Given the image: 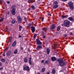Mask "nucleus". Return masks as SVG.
<instances>
[{"mask_svg": "<svg viewBox=\"0 0 74 74\" xmlns=\"http://www.w3.org/2000/svg\"><path fill=\"white\" fill-rule=\"evenodd\" d=\"M68 4L70 9L72 10H73L74 9V3L73 2H72L71 1H69Z\"/></svg>", "mask_w": 74, "mask_h": 74, "instance_id": "f257e3e1", "label": "nucleus"}, {"mask_svg": "<svg viewBox=\"0 0 74 74\" xmlns=\"http://www.w3.org/2000/svg\"><path fill=\"white\" fill-rule=\"evenodd\" d=\"M58 62L59 65L61 66V67H64V65H65V63L63 60H58Z\"/></svg>", "mask_w": 74, "mask_h": 74, "instance_id": "f03ea898", "label": "nucleus"}, {"mask_svg": "<svg viewBox=\"0 0 74 74\" xmlns=\"http://www.w3.org/2000/svg\"><path fill=\"white\" fill-rule=\"evenodd\" d=\"M64 23L65 26H66L67 27H69L70 22L68 20H66L64 21Z\"/></svg>", "mask_w": 74, "mask_h": 74, "instance_id": "7ed1b4c3", "label": "nucleus"}, {"mask_svg": "<svg viewBox=\"0 0 74 74\" xmlns=\"http://www.w3.org/2000/svg\"><path fill=\"white\" fill-rule=\"evenodd\" d=\"M15 11H16V9L15 8H13L12 10L11 11V13L13 15H15Z\"/></svg>", "mask_w": 74, "mask_h": 74, "instance_id": "20e7f679", "label": "nucleus"}, {"mask_svg": "<svg viewBox=\"0 0 74 74\" xmlns=\"http://www.w3.org/2000/svg\"><path fill=\"white\" fill-rule=\"evenodd\" d=\"M23 70H27V71H29L30 69H29V67L28 66H26V65H24L23 66Z\"/></svg>", "mask_w": 74, "mask_h": 74, "instance_id": "39448f33", "label": "nucleus"}, {"mask_svg": "<svg viewBox=\"0 0 74 74\" xmlns=\"http://www.w3.org/2000/svg\"><path fill=\"white\" fill-rule=\"evenodd\" d=\"M17 21L19 23H22V18L21 17L19 16H17Z\"/></svg>", "mask_w": 74, "mask_h": 74, "instance_id": "423d86ee", "label": "nucleus"}, {"mask_svg": "<svg viewBox=\"0 0 74 74\" xmlns=\"http://www.w3.org/2000/svg\"><path fill=\"white\" fill-rule=\"evenodd\" d=\"M12 53V52L11 51L9 50L8 51V52H7L6 53V56H10V55H11V54Z\"/></svg>", "mask_w": 74, "mask_h": 74, "instance_id": "0eeeda50", "label": "nucleus"}, {"mask_svg": "<svg viewBox=\"0 0 74 74\" xmlns=\"http://www.w3.org/2000/svg\"><path fill=\"white\" fill-rule=\"evenodd\" d=\"M36 44H37V45H41V44H42V42H40L39 39H37Z\"/></svg>", "mask_w": 74, "mask_h": 74, "instance_id": "6e6552de", "label": "nucleus"}, {"mask_svg": "<svg viewBox=\"0 0 74 74\" xmlns=\"http://www.w3.org/2000/svg\"><path fill=\"white\" fill-rule=\"evenodd\" d=\"M53 8L54 9H56V8H57L58 7V5H53Z\"/></svg>", "mask_w": 74, "mask_h": 74, "instance_id": "1a4fd4ad", "label": "nucleus"}, {"mask_svg": "<svg viewBox=\"0 0 74 74\" xmlns=\"http://www.w3.org/2000/svg\"><path fill=\"white\" fill-rule=\"evenodd\" d=\"M68 19L70 21H74V17H69L68 18Z\"/></svg>", "mask_w": 74, "mask_h": 74, "instance_id": "9d476101", "label": "nucleus"}, {"mask_svg": "<svg viewBox=\"0 0 74 74\" xmlns=\"http://www.w3.org/2000/svg\"><path fill=\"white\" fill-rule=\"evenodd\" d=\"M31 30L32 33H34L35 32V27L33 26L31 27Z\"/></svg>", "mask_w": 74, "mask_h": 74, "instance_id": "9b49d317", "label": "nucleus"}, {"mask_svg": "<svg viewBox=\"0 0 74 74\" xmlns=\"http://www.w3.org/2000/svg\"><path fill=\"white\" fill-rule=\"evenodd\" d=\"M51 59L52 61H55L56 60V58L54 57H53L51 58Z\"/></svg>", "mask_w": 74, "mask_h": 74, "instance_id": "f8f14e48", "label": "nucleus"}, {"mask_svg": "<svg viewBox=\"0 0 74 74\" xmlns=\"http://www.w3.org/2000/svg\"><path fill=\"white\" fill-rule=\"evenodd\" d=\"M42 48V47L40 46H38L36 48L37 50H39L40 49H41Z\"/></svg>", "mask_w": 74, "mask_h": 74, "instance_id": "ddd939ff", "label": "nucleus"}, {"mask_svg": "<svg viewBox=\"0 0 74 74\" xmlns=\"http://www.w3.org/2000/svg\"><path fill=\"white\" fill-rule=\"evenodd\" d=\"M50 52V50L48 49L47 48V55H48L49 54V52Z\"/></svg>", "mask_w": 74, "mask_h": 74, "instance_id": "4468645a", "label": "nucleus"}, {"mask_svg": "<svg viewBox=\"0 0 74 74\" xmlns=\"http://www.w3.org/2000/svg\"><path fill=\"white\" fill-rule=\"evenodd\" d=\"M55 28V25H54V24H53L52 25L51 27V29H54Z\"/></svg>", "mask_w": 74, "mask_h": 74, "instance_id": "2eb2a0df", "label": "nucleus"}, {"mask_svg": "<svg viewBox=\"0 0 74 74\" xmlns=\"http://www.w3.org/2000/svg\"><path fill=\"white\" fill-rule=\"evenodd\" d=\"M16 41H14V42L12 44V46L13 47H15V45H16Z\"/></svg>", "mask_w": 74, "mask_h": 74, "instance_id": "dca6fc26", "label": "nucleus"}, {"mask_svg": "<svg viewBox=\"0 0 74 74\" xmlns=\"http://www.w3.org/2000/svg\"><path fill=\"white\" fill-rule=\"evenodd\" d=\"M33 27V25L31 24H29L28 25V27L29 28H32Z\"/></svg>", "mask_w": 74, "mask_h": 74, "instance_id": "f3484780", "label": "nucleus"}, {"mask_svg": "<svg viewBox=\"0 0 74 74\" xmlns=\"http://www.w3.org/2000/svg\"><path fill=\"white\" fill-rule=\"evenodd\" d=\"M52 73L53 74H55V73H56V71H55V70L54 69H53L52 70Z\"/></svg>", "mask_w": 74, "mask_h": 74, "instance_id": "a211bd4d", "label": "nucleus"}, {"mask_svg": "<svg viewBox=\"0 0 74 74\" xmlns=\"http://www.w3.org/2000/svg\"><path fill=\"white\" fill-rule=\"evenodd\" d=\"M42 29L43 30H44V31H46L48 30V28L47 27H45V28H43Z\"/></svg>", "mask_w": 74, "mask_h": 74, "instance_id": "6ab92c4d", "label": "nucleus"}, {"mask_svg": "<svg viewBox=\"0 0 74 74\" xmlns=\"http://www.w3.org/2000/svg\"><path fill=\"white\" fill-rule=\"evenodd\" d=\"M58 2L57 1H55L53 2V4H55V5H58Z\"/></svg>", "mask_w": 74, "mask_h": 74, "instance_id": "aec40b11", "label": "nucleus"}, {"mask_svg": "<svg viewBox=\"0 0 74 74\" xmlns=\"http://www.w3.org/2000/svg\"><path fill=\"white\" fill-rule=\"evenodd\" d=\"M24 60L25 62H27V59L26 57L24 58Z\"/></svg>", "mask_w": 74, "mask_h": 74, "instance_id": "412c9836", "label": "nucleus"}, {"mask_svg": "<svg viewBox=\"0 0 74 74\" xmlns=\"http://www.w3.org/2000/svg\"><path fill=\"white\" fill-rule=\"evenodd\" d=\"M67 17H68V15H67L66 16L62 15V18H67Z\"/></svg>", "mask_w": 74, "mask_h": 74, "instance_id": "4be33fe9", "label": "nucleus"}, {"mask_svg": "<svg viewBox=\"0 0 74 74\" xmlns=\"http://www.w3.org/2000/svg\"><path fill=\"white\" fill-rule=\"evenodd\" d=\"M45 68H43L42 69L41 72L43 73L45 71Z\"/></svg>", "mask_w": 74, "mask_h": 74, "instance_id": "5701e85b", "label": "nucleus"}, {"mask_svg": "<svg viewBox=\"0 0 74 74\" xmlns=\"http://www.w3.org/2000/svg\"><path fill=\"white\" fill-rule=\"evenodd\" d=\"M29 63L30 65L32 64V62H31V58H29Z\"/></svg>", "mask_w": 74, "mask_h": 74, "instance_id": "b1692460", "label": "nucleus"}, {"mask_svg": "<svg viewBox=\"0 0 74 74\" xmlns=\"http://www.w3.org/2000/svg\"><path fill=\"white\" fill-rule=\"evenodd\" d=\"M15 22H16V20H14L12 21V24H14L15 23Z\"/></svg>", "mask_w": 74, "mask_h": 74, "instance_id": "393cba45", "label": "nucleus"}, {"mask_svg": "<svg viewBox=\"0 0 74 74\" xmlns=\"http://www.w3.org/2000/svg\"><path fill=\"white\" fill-rule=\"evenodd\" d=\"M1 62H5V59H4L1 58Z\"/></svg>", "mask_w": 74, "mask_h": 74, "instance_id": "a878e982", "label": "nucleus"}, {"mask_svg": "<svg viewBox=\"0 0 74 74\" xmlns=\"http://www.w3.org/2000/svg\"><path fill=\"white\" fill-rule=\"evenodd\" d=\"M31 8H32V9H33V10H35V7H34V6L32 5L31 6Z\"/></svg>", "mask_w": 74, "mask_h": 74, "instance_id": "bb28decb", "label": "nucleus"}, {"mask_svg": "<svg viewBox=\"0 0 74 74\" xmlns=\"http://www.w3.org/2000/svg\"><path fill=\"white\" fill-rule=\"evenodd\" d=\"M4 20V18H0V22H2L3 21V20Z\"/></svg>", "mask_w": 74, "mask_h": 74, "instance_id": "cd10ccee", "label": "nucleus"}, {"mask_svg": "<svg viewBox=\"0 0 74 74\" xmlns=\"http://www.w3.org/2000/svg\"><path fill=\"white\" fill-rule=\"evenodd\" d=\"M18 52V50H16L14 52V54H16Z\"/></svg>", "mask_w": 74, "mask_h": 74, "instance_id": "c85d7f7f", "label": "nucleus"}, {"mask_svg": "<svg viewBox=\"0 0 74 74\" xmlns=\"http://www.w3.org/2000/svg\"><path fill=\"white\" fill-rule=\"evenodd\" d=\"M19 30H21V29H22V26H21V25H19Z\"/></svg>", "mask_w": 74, "mask_h": 74, "instance_id": "c756f323", "label": "nucleus"}, {"mask_svg": "<svg viewBox=\"0 0 74 74\" xmlns=\"http://www.w3.org/2000/svg\"><path fill=\"white\" fill-rule=\"evenodd\" d=\"M11 40H12V38L10 37L9 38V42H11Z\"/></svg>", "mask_w": 74, "mask_h": 74, "instance_id": "7c9ffc66", "label": "nucleus"}, {"mask_svg": "<svg viewBox=\"0 0 74 74\" xmlns=\"http://www.w3.org/2000/svg\"><path fill=\"white\" fill-rule=\"evenodd\" d=\"M60 29V27H57V30L59 31Z\"/></svg>", "mask_w": 74, "mask_h": 74, "instance_id": "2f4dec72", "label": "nucleus"}, {"mask_svg": "<svg viewBox=\"0 0 74 74\" xmlns=\"http://www.w3.org/2000/svg\"><path fill=\"white\" fill-rule=\"evenodd\" d=\"M28 3H30V2H32V0H28L27 1Z\"/></svg>", "mask_w": 74, "mask_h": 74, "instance_id": "473e14b6", "label": "nucleus"}, {"mask_svg": "<svg viewBox=\"0 0 74 74\" xmlns=\"http://www.w3.org/2000/svg\"><path fill=\"white\" fill-rule=\"evenodd\" d=\"M36 36H37V34H35L34 36V38H36Z\"/></svg>", "mask_w": 74, "mask_h": 74, "instance_id": "72a5a7b5", "label": "nucleus"}, {"mask_svg": "<svg viewBox=\"0 0 74 74\" xmlns=\"http://www.w3.org/2000/svg\"><path fill=\"white\" fill-rule=\"evenodd\" d=\"M24 20L25 21H27V18H26V17H24Z\"/></svg>", "mask_w": 74, "mask_h": 74, "instance_id": "f704fd0d", "label": "nucleus"}, {"mask_svg": "<svg viewBox=\"0 0 74 74\" xmlns=\"http://www.w3.org/2000/svg\"><path fill=\"white\" fill-rule=\"evenodd\" d=\"M42 38H45V36L44 35H42Z\"/></svg>", "mask_w": 74, "mask_h": 74, "instance_id": "c9c22d12", "label": "nucleus"}, {"mask_svg": "<svg viewBox=\"0 0 74 74\" xmlns=\"http://www.w3.org/2000/svg\"><path fill=\"white\" fill-rule=\"evenodd\" d=\"M41 33L42 34V35H44V32H41Z\"/></svg>", "mask_w": 74, "mask_h": 74, "instance_id": "e433bc0d", "label": "nucleus"}, {"mask_svg": "<svg viewBox=\"0 0 74 74\" xmlns=\"http://www.w3.org/2000/svg\"><path fill=\"white\" fill-rule=\"evenodd\" d=\"M45 63H46V64H47V63H48V61L46 60L45 61Z\"/></svg>", "mask_w": 74, "mask_h": 74, "instance_id": "4c0bfd02", "label": "nucleus"}, {"mask_svg": "<svg viewBox=\"0 0 74 74\" xmlns=\"http://www.w3.org/2000/svg\"><path fill=\"white\" fill-rule=\"evenodd\" d=\"M41 63H44V60H42L41 61Z\"/></svg>", "mask_w": 74, "mask_h": 74, "instance_id": "58836bf2", "label": "nucleus"}, {"mask_svg": "<svg viewBox=\"0 0 74 74\" xmlns=\"http://www.w3.org/2000/svg\"><path fill=\"white\" fill-rule=\"evenodd\" d=\"M43 21H44V17H42V22H43Z\"/></svg>", "mask_w": 74, "mask_h": 74, "instance_id": "ea45409f", "label": "nucleus"}, {"mask_svg": "<svg viewBox=\"0 0 74 74\" xmlns=\"http://www.w3.org/2000/svg\"><path fill=\"white\" fill-rule=\"evenodd\" d=\"M68 0H62V1H67Z\"/></svg>", "mask_w": 74, "mask_h": 74, "instance_id": "a19ab883", "label": "nucleus"}, {"mask_svg": "<svg viewBox=\"0 0 74 74\" xmlns=\"http://www.w3.org/2000/svg\"><path fill=\"white\" fill-rule=\"evenodd\" d=\"M3 68H0V70H3Z\"/></svg>", "mask_w": 74, "mask_h": 74, "instance_id": "79ce46f5", "label": "nucleus"}, {"mask_svg": "<svg viewBox=\"0 0 74 74\" xmlns=\"http://www.w3.org/2000/svg\"><path fill=\"white\" fill-rule=\"evenodd\" d=\"M7 3L8 4H9V3H10V2L9 1H8L7 2Z\"/></svg>", "mask_w": 74, "mask_h": 74, "instance_id": "37998d69", "label": "nucleus"}, {"mask_svg": "<svg viewBox=\"0 0 74 74\" xmlns=\"http://www.w3.org/2000/svg\"><path fill=\"white\" fill-rule=\"evenodd\" d=\"M21 35H19V38H21Z\"/></svg>", "mask_w": 74, "mask_h": 74, "instance_id": "c03bdc74", "label": "nucleus"}, {"mask_svg": "<svg viewBox=\"0 0 74 74\" xmlns=\"http://www.w3.org/2000/svg\"><path fill=\"white\" fill-rule=\"evenodd\" d=\"M59 72H63V70H61V71H60Z\"/></svg>", "mask_w": 74, "mask_h": 74, "instance_id": "a18cd8bd", "label": "nucleus"}, {"mask_svg": "<svg viewBox=\"0 0 74 74\" xmlns=\"http://www.w3.org/2000/svg\"><path fill=\"white\" fill-rule=\"evenodd\" d=\"M7 14L8 15L9 14H10L9 12H8Z\"/></svg>", "mask_w": 74, "mask_h": 74, "instance_id": "49530a36", "label": "nucleus"}, {"mask_svg": "<svg viewBox=\"0 0 74 74\" xmlns=\"http://www.w3.org/2000/svg\"><path fill=\"white\" fill-rule=\"evenodd\" d=\"M21 49L22 51H23V48H22V47H21Z\"/></svg>", "mask_w": 74, "mask_h": 74, "instance_id": "de8ad7c7", "label": "nucleus"}, {"mask_svg": "<svg viewBox=\"0 0 74 74\" xmlns=\"http://www.w3.org/2000/svg\"><path fill=\"white\" fill-rule=\"evenodd\" d=\"M1 64H2V63L0 62V66L1 65Z\"/></svg>", "mask_w": 74, "mask_h": 74, "instance_id": "09e8293b", "label": "nucleus"}, {"mask_svg": "<svg viewBox=\"0 0 74 74\" xmlns=\"http://www.w3.org/2000/svg\"><path fill=\"white\" fill-rule=\"evenodd\" d=\"M48 15H49V16H50V15H51V14H48Z\"/></svg>", "mask_w": 74, "mask_h": 74, "instance_id": "8fccbe9b", "label": "nucleus"}, {"mask_svg": "<svg viewBox=\"0 0 74 74\" xmlns=\"http://www.w3.org/2000/svg\"><path fill=\"white\" fill-rule=\"evenodd\" d=\"M8 49V48H6L5 49L6 51H7Z\"/></svg>", "mask_w": 74, "mask_h": 74, "instance_id": "3c124183", "label": "nucleus"}, {"mask_svg": "<svg viewBox=\"0 0 74 74\" xmlns=\"http://www.w3.org/2000/svg\"><path fill=\"white\" fill-rule=\"evenodd\" d=\"M3 56H5V54H3Z\"/></svg>", "mask_w": 74, "mask_h": 74, "instance_id": "603ef678", "label": "nucleus"}, {"mask_svg": "<svg viewBox=\"0 0 74 74\" xmlns=\"http://www.w3.org/2000/svg\"><path fill=\"white\" fill-rule=\"evenodd\" d=\"M70 34L71 35H72V33H70Z\"/></svg>", "mask_w": 74, "mask_h": 74, "instance_id": "864d4df0", "label": "nucleus"}, {"mask_svg": "<svg viewBox=\"0 0 74 74\" xmlns=\"http://www.w3.org/2000/svg\"><path fill=\"white\" fill-rule=\"evenodd\" d=\"M47 74H49V73L48 72V73H47Z\"/></svg>", "mask_w": 74, "mask_h": 74, "instance_id": "5fc2aeb1", "label": "nucleus"}, {"mask_svg": "<svg viewBox=\"0 0 74 74\" xmlns=\"http://www.w3.org/2000/svg\"><path fill=\"white\" fill-rule=\"evenodd\" d=\"M67 35H65V37H66V36H67Z\"/></svg>", "mask_w": 74, "mask_h": 74, "instance_id": "6e6d98bb", "label": "nucleus"}, {"mask_svg": "<svg viewBox=\"0 0 74 74\" xmlns=\"http://www.w3.org/2000/svg\"><path fill=\"white\" fill-rule=\"evenodd\" d=\"M16 23H17V21H16Z\"/></svg>", "mask_w": 74, "mask_h": 74, "instance_id": "4d7b16f0", "label": "nucleus"}, {"mask_svg": "<svg viewBox=\"0 0 74 74\" xmlns=\"http://www.w3.org/2000/svg\"><path fill=\"white\" fill-rule=\"evenodd\" d=\"M24 53H25V52L24 51Z\"/></svg>", "mask_w": 74, "mask_h": 74, "instance_id": "13d9d810", "label": "nucleus"}, {"mask_svg": "<svg viewBox=\"0 0 74 74\" xmlns=\"http://www.w3.org/2000/svg\"><path fill=\"white\" fill-rule=\"evenodd\" d=\"M38 0V1H40V0Z\"/></svg>", "mask_w": 74, "mask_h": 74, "instance_id": "bf43d9fd", "label": "nucleus"}, {"mask_svg": "<svg viewBox=\"0 0 74 74\" xmlns=\"http://www.w3.org/2000/svg\"><path fill=\"white\" fill-rule=\"evenodd\" d=\"M11 26H12V25L11 24Z\"/></svg>", "mask_w": 74, "mask_h": 74, "instance_id": "052dcab7", "label": "nucleus"}]
</instances>
